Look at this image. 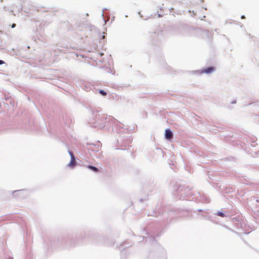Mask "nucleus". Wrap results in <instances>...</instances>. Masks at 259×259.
I'll use <instances>...</instances> for the list:
<instances>
[{"instance_id":"obj_8","label":"nucleus","mask_w":259,"mask_h":259,"mask_svg":"<svg viewBox=\"0 0 259 259\" xmlns=\"http://www.w3.org/2000/svg\"><path fill=\"white\" fill-rule=\"evenodd\" d=\"M4 63V62L2 60H0V65L3 64Z\"/></svg>"},{"instance_id":"obj_3","label":"nucleus","mask_w":259,"mask_h":259,"mask_svg":"<svg viewBox=\"0 0 259 259\" xmlns=\"http://www.w3.org/2000/svg\"><path fill=\"white\" fill-rule=\"evenodd\" d=\"M214 68L213 67H209L207 68L201 70V73H205L207 74H209L211 73L214 70Z\"/></svg>"},{"instance_id":"obj_1","label":"nucleus","mask_w":259,"mask_h":259,"mask_svg":"<svg viewBox=\"0 0 259 259\" xmlns=\"http://www.w3.org/2000/svg\"><path fill=\"white\" fill-rule=\"evenodd\" d=\"M69 154L71 157V160L70 162L68 164V166L70 168H73L75 167V166L76 164V162L75 160V156L73 154V153L69 151Z\"/></svg>"},{"instance_id":"obj_5","label":"nucleus","mask_w":259,"mask_h":259,"mask_svg":"<svg viewBox=\"0 0 259 259\" xmlns=\"http://www.w3.org/2000/svg\"><path fill=\"white\" fill-rule=\"evenodd\" d=\"M99 93L103 96H106L107 95L106 92L102 90H99Z\"/></svg>"},{"instance_id":"obj_6","label":"nucleus","mask_w":259,"mask_h":259,"mask_svg":"<svg viewBox=\"0 0 259 259\" xmlns=\"http://www.w3.org/2000/svg\"><path fill=\"white\" fill-rule=\"evenodd\" d=\"M217 215L218 216H220V217H225L224 214L223 212H217Z\"/></svg>"},{"instance_id":"obj_7","label":"nucleus","mask_w":259,"mask_h":259,"mask_svg":"<svg viewBox=\"0 0 259 259\" xmlns=\"http://www.w3.org/2000/svg\"><path fill=\"white\" fill-rule=\"evenodd\" d=\"M16 26V24H13L11 26V27L12 28H14Z\"/></svg>"},{"instance_id":"obj_2","label":"nucleus","mask_w":259,"mask_h":259,"mask_svg":"<svg viewBox=\"0 0 259 259\" xmlns=\"http://www.w3.org/2000/svg\"><path fill=\"white\" fill-rule=\"evenodd\" d=\"M172 136H173L172 133L169 130L166 129L165 131V137L167 140H169L171 139L172 138Z\"/></svg>"},{"instance_id":"obj_4","label":"nucleus","mask_w":259,"mask_h":259,"mask_svg":"<svg viewBox=\"0 0 259 259\" xmlns=\"http://www.w3.org/2000/svg\"><path fill=\"white\" fill-rule=\"evenodd\" d=\"M87 167L88 168L94 171L95 172H99L100 171L99 169L97 167L92 166V165H88V166H87Z\"/></svg>"},{"instance_id":"obj_9","label":"nucleus","mask_w":259,"mask_h":259,"mask_svg":"<svg viewBox=\"0 0 259 259\" xmlns=\"http://www.w3.org/2000/svg\"><path fill=\"white\" fill-rule=\"evenodd\" d=\"M241 18H242V19H244V18H245V16H242L241 17Z\"/></svg>"}]
</instances>
